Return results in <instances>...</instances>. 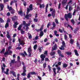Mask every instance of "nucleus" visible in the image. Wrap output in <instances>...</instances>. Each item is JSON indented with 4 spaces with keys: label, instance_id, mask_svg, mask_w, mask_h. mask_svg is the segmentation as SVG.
<instances>
[{
    "label": "nucleus",
    "instance_id": "obj_1",
    "mask_svg": "<svg viewBox=\"0 0 80 80\" xmlns=\"http://www.w3.org/2000/svg\"><path fill=\"white\" fill-rule=\"evenodd\" d=\"M30 10L29 8H27L26 15L24 17L25 18H26L27 20H29V19H30V18L32 17V14H28V13L30 12Z\"/></svg>",
    "mask_w": 80,
    "mask_h": 80
},
{
    "label": "nucleus",
    "instance_id": "obj_2",
    "mask_svg": "<svg viewBox=\"0 0 80 80\" xmlns=\"http://www.w3.org/2000/svg\"><path fill=\"white\" fill-rule=\"evenodd\" d=\"M57 49V45L56 44H55L54 46L52 48V50L51 52L50 53V55L51 56H53L55 55V51L53 52V51L54 50H56Z\"/></svg>",
    "mask_w": 80,
    "mask_h": 80
},
{
    "label": "nucleus",
    "instance_id": "obj_3",
    "mask_svg": "<svg viewBox=\"0 0 80 80\" xmlns=\"http://www.w3.org/2000/svg\"><path fill=\"white\" fill-rule=\"evenodd\" d=\"M72 14L71 13H69L67 14H65V18L66 20V21L67 22L68 21V19L69 18H72Z\"/></svg>",
    "mask_w": 80,
    "mask_h": 80
},
{
    "label": "nucleus",
    "instance_id": "obj_4",
    "mask_svg": "<svg viewBox=\"0 0 80 80\" xmlns=\"http://www.w3.org/2000/svg\"><path fill=\"white\" fill-rule=\"evenodd\" d=\"M23 72L21 74V75L22 76H25L27 75V74H26V72H27V70H26V67L24 66L23 67Z\"/></svg>",
    "mask_w": 80,
    "mask_h": 80
},
{
    "label": "nucleus",
    "instance_id": "obj_5",
    "mask_svg": "<svg viewBox=\"0 0 80 80\" xmlns=\"http://www.w3.org/2000/svg\"><path fill=\"white\" fill-rule=\"evenodd\" d=\"M62 45L61 46V48H59V49L60 50H65V48L66 47V45H65V42L63 41L62 42Z\"/></svg>",
    "mask_w": 80,
    "mask_h": 80
},
{
    "label": "nucleus",
    "instance_id": "obj_6",
    "mask_svg": "<svg viewBox=\"0 0 80 80\" xmlns=\"http://www.w3.org/2000/svg\"><path fill=\"white\" fill-rule=\"evenodd\" d=\"M4 68H3V67H2V71L3 73H5V74H6V75H8V72H9V69L7 68L6 70V72L4 71Z\"/></svg>",
    "mask_w": 80,
    "mask_h": 80
},
{
    "label": "nucleus",
    "instance_id": "obj_7",
    "mask_svg": "<svg viewBox=\"0 0 80 80\" xmlns=\"http://www.w3.org/2000/svg\"><path fill=\"white\" fill-rule=\"evenodd\" d=\"M45 57H46V56L43 54H41L40 55V58H42L41 60V62H43V60H45Z\"/></svg>",
    "mask_w": 80,
    "mask_h": 80
},
{
    "label": "nucleus",
    "instance_id": "obj_8",
    "mask_svg": "<svg viewBox=\"0 0 80 80\" xmlns=\"http://www.w3.org/2000/svg\"><path fill=\"white\" fill-rule=\"evenodd\" d=\"M17 1H11V2L10 3V5H13V3H15V5L16 8H17Z\"/></svg>",
    "mask_w": 80,
    "mask_h": 80
},
{
    "label": "nucleus",
    "instance_id": "obj_9",
    "mask_svg": "<svg viewBox=\"0 0 80 80\" xmlns=\"http://www.w3.org/2000/svg\"><path fill=\"white\" fill-rule=\"evenodd\" d=\"M51 16H52L53 18H55V9H54L53 11L51 13Z\"/></svg>",
    "mask_w": 80,
    "mask_h": 80
},
{
    "label": "nucleus",
    "instance_id": "obj_10",
    "mask_svg": "<svg viewBox=\"0 0 80 80\" xmlns=\"http://www.w3.org/2000/svg\"><path fill=\"white\" fill-rule=\"evenodd\" d=\"M17 17L16 16H14L13 17H12V22H15L16 20H17Z\"/></svg>",
    "mask_w": 80,
    "mask_h": 80
},
{
    "label": "nucleus",
    "instance_id": "obj_11",
    "mask_svg": "<svg viewBox=\"0 0 80 80\" xmlns=\"http://www.w3.org/2000/svg\"><path fill=\"white\" fill-rule=\"evenodd\" d=\"M67 0H63L62 2V5H67Z\"/></svg>",
    "mask_w": 80,
    "mask_h": 80
},
{
    "label": "nucleus",
    "instance_id": "obj_12",
    "mask_svg": "<svg viewBox=\"0 0 80 80\" xmlns=\"http://www.w3.org/2000/svg\"><path fill=\"white\" fill-rule=\"evenodd\" d=\"M52 25L53 27L51 28V29L53 30V29H54V28H55L56 27V24H55V22H52Z\"/></svg>",
    "mask_w": 80,
    "mask_h": 80
},
{
    "label": "nucleus",
    "instance_id": "obj_13",
    "mask_svg": "<svg viewBox=\"0 0 80 80\" xmlns=\"http://www.w3.org/2000/svg\"><path fill=\"white\" fill-rule=\"evenodd\" d=\"M79 30V28L78 27H77L75 29V30H74V33H77V31L78 30Z\"/></svg>",
    "mask_w": 80,
    "mask_h": 80
},
{
    "label": "nucleus",
    "instance_id": "obj_14",
    "mask_svg": "<svg viewBox=\"0 0 80 80\" xmlns=\"http://www.w3.org/2000/svg\"><path fill=\"white\" fill-rule=\"evenodd\" d=\"M74 52H75V55H76V56L78 57V56H79V54H78V51H77V50H74Z\"/></svg>",
    "mask_w": 80,
    "mask_h": 80
},
{
    "label": "nucleus",
    "instance_id": "obj_15",
    "mask_svg": "<svg viewBox=\"0 0 80 80\" xmlns=\"http://www.w3.org/2000/svg\"><path fill=\"white\" fill-rule=\"evenodd\" d=\"M32 48L31 47H29L28 49V53H30L32 52Z\"/></svg>",
    "mask_w": 80,
    "mask_h": 80
},
{
    "label": "nucleus",
    "instance_id": "obj_16",
    "mask_svg": "<svg viewBox=\"0 0 80 80\" xmlns=\"http://www.w3.org/2000/svg\"><path fill=\"white\" fill-rule=\"evenodd\" d=\"M0 7L1 8V11H2L3 10V8H4V6L3 5V4H1L0 5Z\"/></svg>",
    "mask_w": 80,
    "mask_h": 80
},
{
    "label": "nucleus",
    "instance_id": "obj_17",
    "mask_svg": "<svg viewBox=\"0 0 80 80\" xmlns=\"http://www.w3.org/2000/svg\"><path fill=\"white\" fill-rule=\"evenodd\" d=\"M68 67V64H66V63H64L62 65L63 68H67Z\"/></svg>",
    "mask_w": 80,
    "mask_h": 80
},
{
    "label": "nucleus",
    "instance_id": "obj_18",
    "mask_svg": "<svg viewBox=\"0 0 80 80\" xmlns=\"http://www.w3.org/2000/svg\"><path fill=\"white\" fill-rule=\"evenodd\" d=\"M29 7L30 10L31 11L33 10V5H32V4H30L29 6Z\"/></svg>",
    "mask_w": 80,
    "mask_h": 80
},
{
    "label": "nucleus",
    "instance_id": "obj_19",
    "mask_svg": "<svg viewBox=\"0 0 80 80\" xmlns=\"http://www.w3.org/2000/svg\"><path fill=\"white\" fill-rule=\"evenodd\" d=\"M74 42V40H73L72 39H71L70 40V43L71 44V45H73V43Z\"/></svg>",
    "mask_w": 80,
    "mask_h": 80
},
{
    "label": "nucleus",
    "instance_id": "obj_20",
    "mask_svg": "<svg viewBox=\"0 0 80 80\" xmlns=\"http://www.w3.org/2000/svg\"><path fill=\"white\" fill-rule=\"evenodd\" d=\"M17 60L18 62H19L20 64H21V61H20V56H18Z\"/></svg>",
    "mask_w": 80,
    "mask_h": 80
},
{
    "label": "nucleus",
    "instance_id": "obj_21",
    "mask_svg": "<svg viewBox=\"0 0 80 80\" xmlns=\"http://www.w3.org/2000/svg\"><path fill=\"white\" fill-rule=\"evenodd\" d=\"M4 56L6 57V55H9V52L8 51H7L5 52L4 54Z\"/></svg>",
    "mask_w": 80,
    "mask_h": 80
},
{
    "label": "nucleus",
    "instance_id": "obj_22",
    "mask_svg": "<svg viewBox=\"0 0 80 80\" xmlns=\"http://www.w3.org/2000/svg\"><path fill=\"white\" fill-rule=\"evenodd\" d=\"M28 38L29 39H32V34L30 33H28Z\"/></svg>",
    "mask_w": 80,
    "mask_h": 80
},
{
    "label": "nucleus",
    "instance_id": "obj_23",
    "mask_svg": "<svg viewBox=\"0 0 80 80\" xmlns=\"http://www.w3.org/2000/svg\"><path fill=\"white\" fill-rule=\"evenodd\" d=\"M43 35H44L43 32V31H41V32H40L39 34V37H42Z\"/></svg>",
    "mask_w": 80,
    "mask_h": 80
},
{
    "label": "nucleus",
    "instance_id": "obj_24",
    "mask_svg": "<svg viewBox=\"0 0 80 80\" xmlns=\"http://www.w3.org/2000/svg\"><path fill=\"white\" fill-rule=\"evenodd\" d=\"M43 27H44V26L43 25H42L41 26V28L39 29V31H41V32H43L42 30H43Z\"/></svg>",
    "mask_w": 80,
    "mask_h": 80
},
{
    "label": "nucleus",
    "instance_id": "obj_25",
    "mask_svg": "<svg viewBox=\"0 0 80 80\" xmlns=\"http://www.w3.org/2000/svg\"><path fill=\"white\" fill-rule=\"evenodd\" d=\"M65 53L66 54H67L68 55H72V53L71 52H65Z\"/></svg>",
    "mask_w": 80,
    "mask_h": 80
},
{
    "label": "nucleus",
    "instance_id": "obj_26",
    "mask_svg": "<svg viewBox=\"0 0 80 80\" xmlns=\"http://www.w3.org/2000/svg\"><path fill=\"white\" fill-rule=\"evenodd\" d=\"M53 71L54 73V75H53V76H55V75L57 74V72H56V69H55V68H53Z\"/></svg>",
    "mask_w": 80,
    "mask_h": 80
},
{
    "label": "nucleus",
    "instance_id": "obj_27",
    "mask_svg": "<svg viewBox=\"0 0 80 80\" xmlns=\"http://www.w3.org/2000/svg\"><path fill=\"white\" fill-rule=\"evenodd\" d=\"M64 25L65 27H67V28H68V25H69L67 23V22H64Z\"/></svg>",
    "mask_w": 80,
    "mask_h": 80
},
{
    "label": "nucleus",
    "instance_id": "obj_28",
    "mask_svg": "<svg viewBox=\"0 0 80 80\" xmlns=\"http://www.w3.org/2000/svg\"><path fill=\"white\" fill-rule=\"evenodd\" d=\"M39 7L40 8H42V7L43 8L44 7H45V5H44L43 4H42V5L40 4L39 6Z\"/></svg>",
    "mask_w": 80,
    "mask_h": 80
},
{
    "label": "nucleus",
    "instance_id": "obj_29",
    "mask_svg": "<svg viewBox=\"0 0 80 80\" xmlns=\"http://www.w3.org/2000/svg\"><path fill=\"white\" fill-rule=\"evenodd\" d=\"M22 2H23V4L24 5V7H26V5H27V2L24 0H22Z\"/></svg>",
    "mask_w": 80,
    "mask_h": 80
},
{
    "label": "nucleus",
    "instance_id": "obj_30",
    "mask_svg": "<svg viewBox=\"0 0 80 80\" xmlns=\"http://www.w3.org/2000/svg\"><path fill=\"white\" fill-rule=\"evenodd\" d=\"M30 74H31V75H36L37 74V73L35 72H30Z\"/></svg>",
    "mask_w": 80,
    "mask_h": 80
},
{
    "label": "nucleus",
    "instance_id": "obj_31",
    "mask_svg": "<svg viewBox=\"0 0 80 80\" xmlns=\"http://www.w3.org/2000/svg\"><path fill=\"white\" fill-rule=\"evenodd\" d=\"M22 25H20L18 27V30H19V31H20V30H21V28H22Z\"/></svg>",
    "mask_w": 80,
    "mask_h": 80
},
{
    "label": "nucleus",
    "instance_id": "obj_32",
    "mask_svg": "<svg viewBox=\"0 0 80 80\" xmlns=\"http://www.w3.org/2000/svg\"><path fill=\"white\" fill-rule=\"evenodd\" d=\"M21 31V34H24L25 33V31H23V29H21L20 30Z\"/></svg>",
    "mask_w": 80,
    "mask_h": 80
},
{
    "label": "nucleus",
    "instance_id": "obj_33",
    "mask_svg": "<svg viewBox=\"0 0 80 80\" xmlns=\"http://www.w3.org/2000/svg\"><path fill=\"white\" fill-rule=\"evenodd\" d=\"M20 44L21 45H24V44H25V43H24V41H21Z\"/></svg>",
    "mask_w": 80,
    "mask_h": 80
},
{
    "label": "nucleus",
    "instance_id": "obj_34",
    "mask_svg": "<svg viewBox=\"0 0 80 80\" xmlns=\"http://www.w3.org/2000/svg\"><path fill=\"white\" fill-rule=\"evenodd\" d=\"M55 22L56 24H58L59 22H58V21L57 19H55Z\"/></svg>",
    "mask_w": 80,
    "mask_h": 80
},
{
    "label": "nucleus",
    "instance_id": "obj_35",
    "mask_svg": "<svg viewBox=\"0 0 80 80\" xmlns=\"http://www.w3.org/2000/svg\"><path fill=\"white\" fill-rule=\"evenodd\" d=\"M38 19L37 18H34L33 21L34 22H38Z\"/></svg>",
    "mask_w": 80,
    "mask_h": 80
},
{
    "label": "nucleus",
    "instance_id": "obj_36",
    "mask_svg": "<svg viewBox=\"0 0 80 80\" xmlns=\"http://www.w3.org/2000/svg\"><path fill=\"white\" fill-rule=\"evenodd\" d=\"M34 49V50H36V49H37V44H35L33 47Z\"/></svg>",
    "mask_w": 80,
    "mask_h": 80
},
{
    "label": "nucleus",
    "instance_id": "obj_37",
    "mask_svg": "<svg viewBox=\"0 0 80 80\" xmlns=\"http://www.w3.org/2000/svg\"><path fill=\"white\" fill-rule=\"evenodd\" d=\"M11 14H14L15 13V10L14 9L12 10L11 11Z\"/></svg>",
    "mask_w": 80,
    "mask_h": 80
},
{
    "label": "nucleus",
    "instance_id": "obj_38",
    "mask_svg": "<svg viewBox=\"0 0 80 80\" xmlns=\"http://www.w3.org/2000/svg\"><path fill=\"white\" fill-rule=\"evenodd\" d=\"M5 48H3L1 52V53H4L5 52Z\"/></svg>",
    "mask_w": 80,
    "mask_h": 80
},
{
    "label": "nucleus",
    "instance_id": "obj_39",
    "mask_svg": "<svg viewBox=\"0 0 80 80\" xmlns=\"http://www.w3.org/2000/svg\"><path fill=\"white\" fill-rule=\"evenodd\" d=\"M15 62V59L12 60H11V63H14Z\"/></svg>",
    "mask_w": 80,
    "mask_h": 80
},
{
    "label": "nucleus",
    "instance_id": "obj_40",
    "mask_svg": "<svg viewBox=\"0 0 80 80\" xmlns=\"http://www.w3.org/2000/svg\"><path fill=\"white\" fill-rule=\"evenodd\" d=\"M8 26H9L8 23L7 22L5 25V28H7L8 27Z\"/></svg>",
    "mask_w": 80,
    "mask_h": 80
},
{
    "label": "nucleus",
    "instance_id": "obj_41",
    "mask_svg": "<svg viewBox=\"0 0 80 80\" xmlns=\"http://www.w3.org/2000/svg\"><path fill=\"white\" fill-rule=\"evenodd\" d=\"M0 22L1 23H3L4 22V20L2 18H0Z\"/></svg>",
    "mask_w": 80,
    "mask_h": 80
},
{
    "label": "nucleus",
    "instance_id": "obj_42",
    "mask_svg": "<svg viewBox=\"0 0 80 80\" xmlns=\"http://www.w3.org/2000/svg\"><path fill=\"white\" fill-rule=\"evenodd\" d=\"M71 23H72L73 25H75V21H74V20L73 19H72L71 21Z\"/></svg>",
    "mask_w": 80,
    "mask_h": 80
},
{
    "label": "nucleus",
    "instance_id": "obj_43",
    "mask_svg": "<svg viewBox=\"0 0 80 80\" xmlns=\"http://www.w3.org/2000/svg\"><path fill=\"white\" fill-rule=\"evenodd\" d=\"M27 77L28 78H30L31 76L30 73H28V74L27 75Z\"/></svg>",
    "mask_w": 80,
    "mask_h": 80
},
{
    "label": "nucleus",
    "instance_id": "obj_44",
    "mask_svg": "<svg viewBox=\"0 0 80 80\" xmlns=\"http://www.w3.org/2000/svg\"><path fill=\"white\" fill-rule=\"evenodd\" d=\"M30 23H28V24H26V25H25L26 27H28V26H30Z\"/></svg>",
    "mask_w": 80,
    "mask_h": 80
},
{
    "label": "nucleus",
    "instance_id": "obj_45",
    "mask_svg": "<svg viewBox=\"0 0 80 80\" xmlns=\"http://www.w3.org/2000/svg\"><path fill=\"white\" fill-rule=\"evenodd\" d=\"M43 68H45L46 67H47V63H45L43 64Z\"/></svg>",
    "mask_w": 80,
    "mask_h": 80
},
{
    "label": "nucleus",
    "instance_id": "obj_46",
    "mask_svg": "<svg viewBox=\"0 0 80 80\" xmlns=\"http://www.w3.org/2000/svg\"><path fill=\"white\" fill-rule=\"evenodd\" d=\"M64 38L65 40H67L68 37H67V36L66 34L64 35Z\"/></svg>",
    "mask_w": 80,
    "mask_h": 80
},
{
    "label": "nucleus",
    "instance_id": "obj_47",
    "mask_svg": "<svg viewBox=\"0 0 80 80\" xmlns=\"http://www.w3.org/2000/svg\"><path fill=\"white\" fill-rule=\"evenodd\" d=\"M58 53L59 55L61 54V51L60 50H58Z\"/></svg>",
    "mask_w": 80,
    "mask_h": 80
},
{
    "label": "nucleus",
    "instance_id": "obj_48",
    "mask_svg": "<svg viewBox=\"0 0 80 80\" xmlns=\"http://www.w3.org/2000/svg\"><path fill=\"white\" fill-rule=\"evenodd\" d=\"M22 49V47H18L17 48H16V50H21Z\"/></svg>",
    "mask_w": 80,
    "mask_h": 80
},
{
    "label": "nucleus",
    "instance_id": "obj_49",
    "mask_svg": "<svg viewBox=\"0 0 80 80\" xmlns=\"http://www.w3.org/2000/svg\"><path fill=\"white\" fill-rule=\"evenodd\" d=\"M48 52L47 51H45L44 53V55H47V54H48Z\"/></svg>",
    "mask_w": 80,
    "mask_h": 80
},
{
    "label": "nucleus",
    "instance_id": "obj_50",
    "mask_svg": "<svg viewBox=\"0 0 80 80\" xmlns=\"http://www.w3.org/2000/svg\"><path fill=\"white\" fill-rule=\"evenodd\" d=\"M48 67L49 69V72H50V71H51V67H50V66L48 65Z\"/></svg>",
    "mask_w": 80,
    "mask_h": 80
},
{
    "label": "nucleus",
    "instance_id": "obj_51",
    "mask_svg": "<svg viewBox=\"0 0 80 80\" xmlns=\"http://www.w3.org/2000/svg\"><path fill=\"white\" fill-rule=\"evenodd\" d=\"M59 57H61L62 58H63L64 57V55H63L62 54H60L59 55Z\"/></svg>",
    "mask_w": 80,
    "mask_h": 80
},
{
    "label": "nucleus",
    "instance_id": "obj_52",
    "mask_svg": "<svg viewBox=\"0 0 80 80\" xmlns=\"http://www.w3.org/2000/svg\"><path fill=\"white\" fill-rule=\"evenodd\" d=\"M72 10V8L71 6H69V11L70 12Z\"/></svg>",
    "mask_w": 80,
    "mask_h": 80
},
{
    "label": "nucleus",
    "instance_id": "obj_53",
    "mask_svg": "<svg viewBox=\"0 0 80 80\" xmlns=\"http://www.w3.org/2000/svg\"><path fill=\"white\" fill-rule=\"evenodd\" d=\"M50 25H51L50 22H49V23L48 24V25L47 26V28H49V27H50Z\"/></svg>",
    "mask_w": 80,
    "mask_h": 80
},
{
    "label": "nucleus",
    "instance_id": "obj_54",
    "mask_svg": "<svg viewBox=\"0 0 80 80\" xmlns=\"http://www.w3.org/2000/svg\"><path fill=\"white\" fill-rule=\"evenodd\" d=\"M21 55L23 57H25V54H24V53H21Z\"/></svg>",
    "mask_w": 80,
    "mask_h": 80
},
{
    "label": "nucleus",
    "instance_id": "obj_55",
    "mask_svg": "<svg viewBox=\"0 0 80 80\" xmlns=\"http://www.w3.org/2000/svg\"><path fill=\"white\" fill-rule=\"evenodd\" d=\"M68 27H70V28H71V30H73V28H72V27L70 25H68Z\"/></svg>",
    "mask_w": 80,
    "mask_h": 80
},
{
    "label": "nucleus",
    "instance_id": "obj_56",
    "mask_svg": "<svg viewBox=\"0 0 80 80\" xmlns=\"http://www.w3.org/2000/svg\"><path fill=\"white\" fill-rule=\"evenodd\" d=\"M60 7H61V3H59V4L58 6V9H60Z\"/></svg>",
    "mask_w": 80,
    "mask_h": 80
},
{
    "label": "nucleus",
    "instance_id": "obj_57",
    "mask_svg": "<svg viewBox=\"0 0 80 80\" xmlns=\"http://www.w3.org/2000/svg\"><path fill=\"white\" fill-rule=\"evenodd\" d=\"M18 13H19V14H20V15H22V13H23V12H22V11L21 10V11H19L18 12Z\"/></svg>",
    "mask_w": 80,
    "mask_h": 80
},
{
    "label": "nucleus",
    "instance_id": "obj_58",
    "mask_svg": "<svg viewBox=\"0 0 80 80\" xmlns=\"http://www.w3.org/2000/svg\"><path fill=\"white\" fill-rule=\"evenodd\" d=\"M26 22H25V21H23V25H24V26H25L26 25Z\"/></svg>",
    "mask_w": 80,
    "mask_h": 80
},
{
    "label": "nucleus",
    "instance_id": "obj_59",
    "mask_svg": "<svg viewBox=\"0 0 80 80\" xmlns=\"http://www.w3.org/2000/svg\"><path fill=\"white\" fill-rule=\"evenodd\" d=\"M38 50H39V52H40V53H41L42 52V49L40 48H38Z\"/></svg>",
    "mask_w": 80,
    "mask_h": 80
},
{
    "label": "nucleus",
    "instance_id": "obj_60",
    "mask_svg": "<svg viewBox=\"0 0 80 80\" xmlns=\"http://www.w3.org/2000/svg\"><path fill=\"white\" fill-rule=\"evenodd\" d=\"M38 78L39 80H42V78H41L40 76H38Z\"/></svg>",
    "mask_w": 80,
    "mask_h": 80
},
{
    "label": "nucleus",
    "instance_id": "obj_61",
    "mask_svg": "<svg viewBox=\"0 0 80 80\" xmlns=\"http://www.w3.org/2000/svg\"><path fill=\"white\" fill-rule=\"evenodd\" d=\"M7 16H9L10 15V12H8L7 13Z\"/></svg>",
    "mask_w": 80,
    "mask_h": 80
},
{
    "label": "nucleus",
    "instance_id": "obj_62",
    "mask_svg": "<svg viewBox=\"0 0 80 80\" xmlns=\"http://www.w3.org/2000/svg\"><path fill=\"white\" fill-rule=\"evenodd\" d=\"M7 37L8 39H10V35H8L7 36Z\"/></svg>",
    "mask_w": 80,
    "mask_h": 80
},
{
    "label": "nucleus",
    "instance_id": "obj_63",
    "mask_svg": "<svg viewBox=\"0 0 80 80\" xmlns=\"http://www.w3.org/2000/svg\"><path fill=\"white\" fill-rule=\"evenodd\" d=\"M8 51H9V54L12 53V51L10 50H8Z\"/></svg>",
    "mask_w": 80,
    "mask_h": 80
},
{
    "label": "nucleus",
    "instance_id": "obj_64",
    "mask_svg": "<svg viewBox=\"0 0 80 80\" xmlns=\"http://www.w3.org/2000/svg\"><path fill=\"white\" fill-rule=\"evenodd\" d=\"M49 60V59L48 58H45V61L46 62L48 61Z\"/></svg>",
    "mask_w": 80,
    "mask_h": 80
}]
</instances>
